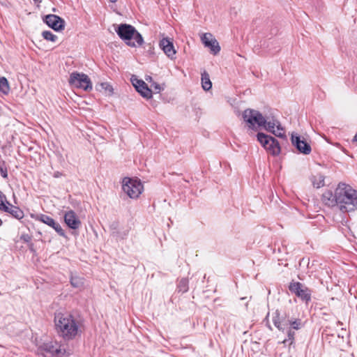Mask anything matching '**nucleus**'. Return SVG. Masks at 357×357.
Returning <instances> with one entry per match:
<instances>
[{"mask_svg": "<svg viewBox=\"0 0 357 357\" xmlns=\"http://www.w3.org/2000/svg\"><path fill=\"white\" fill-rule=\"evenodd\" d=\"M42 36L46 40H50L52 42H56L58 39V37L52 33L50 31H44L42 32Z\"/></svg>", "mask_w": 357, "mask_h": 357, "instance_id": "nucleus-25", "label": "nucleus"}, {"mask_svg": "<svg viewBox=\"0 0 357 357\" xmlns=\"http://www.w3.org/2000/svg\"><path fill=\"white\" fill-rule=\"evenodd\" d=\"M69 84L73 87L83 89L85 91L92 90V83L89 76L84 73L73 72L70 75Z\"/></svg>", "mask_w": 357, "mask_h": 357, "instance_id": "nucleus-7", "label": "nucleus"}, {"mask_svg": "<svg viewBox=\"0 0 357 357\" xmlns=\"http://www.w3.org/2000/svg\"><path fill=\"white\" fill-rule=\"evenodd\" d=\"M273 135L280 138H286L285 132L280 123L278 124L277 129H275Z\"/></svg>", "mask_w": 357, "mask_h": 357, "instance_id": "nucleus-30", "label": "nucleus"}, {"mask_svg": "<svg viewBox=\"0 0 357 357\" xmlns=\"http://www.w3.org/2000/svg\"><path fill=\"white\" fill-rule=\"evenodd\" d=\"M7 211H3L5 213H9L13 218L17 220H21L24 218V213L23 211L18 206L11 204L10 202L6 205Z\"/></svg>", "mask_w": 357, "mask_h": 357, "instance_id": "nucleus-19", "label": "nucleus"}, {"mask_svg": "<svg viewBox=\"0 0 357 357\" xmlns=\"http://www.w3.org/2000/svg\"><path fill=\"white\" fill-rule=\"evenodd\" d=\"M302 326V321L300 319H296L294 320L289 319V328L292 330H298Z\"/></svg>", "mask_w": 357, "mask_h": 357, "instance_id": "nucleus-26", "label": "nucleus"}, {"mask_svg": "<svg viewBox=\"0 0 357 357\" xmlns=\"http://www.w3.org/2000/svg\"><path fill=\"white\" fill-rule=\"evenodd\" d=\"M115 31L119 38L130 47H134L137 45L141 46L144 43L142 36L130 24H121Z\"/></svg>", "mask_w": 357, "mask_h": 357, "instance_id": "nucleus-4", "label": "nucleus"}, {"mask_svg": "<svg viewBox=\"0 0 357 357\" xmlns=\"http://www.w3.org/2000/svg\"><path fill=\"white\" fill-rule=\"evenodd\" d=\"M38 351L45 357L60 356L65 353V349L56 341L43 343L38 347Z\"/></svg>", "mask_w": 357, "mask_h": 357, "instance_id": "nucleus-8", "label": "nucleus"}, {"mask_svg": "<svg viewBox=\"0 0 357 357\" xmlns=\"http://www.w3.org/2000/svg\"><path fill=\"white\" fill-rule=\"evenodd\" d=\"M273 323L279 331H284L289 328V319L286 314L280 315L279 311L276 310L273 316Z\"/></svg>", "mask_w": 357, "mask_h": 357, "instance_id": "nucleus-14", "label": "nucleus"}, {"mask_svg": "<svg viewBox=\"0 0 357 357\" xmlns=\"http://www.w3.org/2000/svg\"><path fill=\"white\" fill-rule=\"evenodd\" d=\"M312 183L314 187L317 188H319L324 185V176L319 174L317 177V181L316 180V177H314V180L312 181Z\"/></svg>", "mask_w": 357, "mask_h": 357, "instance_id": "nucleus-28", "label": "nucleus"}, {"mask_svg": "<svg viewBox=\"0 0 357 357\" xmlns=\"http://www.w3.org/2000/svg\"><path fill=\"white\" fill-rule=\"evenodd\" d=\"M20 239L22 240L24 243H30L31 241V236L29 234H24L20 236Z\"/></svg>", "mask_w": 357, "mask_h": 357, "instance_id": "nucleus-33", "label": "nucleus"}, {"mask_svg": "<svg viewBox=\"0 0 357 357\" xmlns=\"http://www.w3.org/2000/svg\"><path fill=\"white\" fill-rule=\"evenodd\" d=\"M202 86L204 91H208L212 87V83L210 80L209 75L206 71H204V73H202Z\"/></svg>", "mask_w": 357, "mask_h": 357, "instance_id": "nucleus-20", "label": "nucleus"}, {"mask_svg": "<svg viewBox=\"0 0 357 357\" xmlns=\"http://www.w3.org/2000/svg\"><path fill=\"white\" fill-rule=\"evenodd\" d=\"M35 3L37 4L38 6H39V3H41V0H33Z\"/></svg>", "mask_w": 357, "mask_h": 357, "instance_id": "nucleus-35", "label": "nucleus"}, {"mask_svg": "<svg viewBox=\"0 0 357 357\" xmlns=\"http://www.w3.org/2000/svg\"><path fill=\"white\" fill-rule=\"evenodd\" d=\"M3 222L2 220L0 219V226L2 225Z\"/></svg>", "mask_w": 357, "mask_h": 357, "instance_id": "nucleus-38", "label": "nucleus"}, {"mask_svg": "<svg viewBox=\"0 0 357 357\" xmlns=\"http://www.w3.org/2000/svg\"><path fill=\"white\" fill-rule=\"evenodd\" d=\"M323 203L329 207L338 206L337 197L336 196V189L334 193L331 190H326L321 196Z\"/></svg>", "mask_w": 357, "mask_h": 357, "instance_id": "nucleus-18", "label": "nucleus"}, {"mask_svg": "<svg viewBox=\"0 0 357 357\" xmlns=\"http://www.w3.org/2000/svg\"><path fill=\"white\" fill-rule=\"evenodd\" d=\"M289 289L306 303L311 300V290L299 282H291Z\"/></svg>", "mask_w": 357, "mask_h": 357, "instance_id": "nucleus-9", "label": "nucleus"}, {"mask_svg": "<svg viewBox=\"0 0 357 357\" xmlns=\"http://www.w3.org/2000/svg\"><path fill=\"white\" fill-rule=\"evenodd\" d=\"M54 323L58 335L65 340H73L77 336L79 325L72 314L62 312L55 313Z\"/></svg>", "mask_w": 357, "mask_h": 357, "instance_id": "nucleus-1", "label": "nucleus"}, {"mask_svg": "<svg viewBox=\"0 0 357 357\" xmlns=\"http://www.w3.org/2000/svg\"><path fill=\"white\" fill-rule=\"evenodd\" d=\"M43 22L55 31H61L65 29L66 22L61 17L49 14L43 18Z\"/></svg>", "mask_w": 357, "mask_h": 357, "instance_id": "nucleus-10", "label": "nucleus"}, {"mask_svg": "<svg viewBox=\"0 0 357 357\" xmlns=\"http://www.w3.org/2000/svg\"><path fill=\"white\" fill-rule=\"evenodd\" d=\"M9 202L6 195L0 190V211H7L6 205Z\"/></svg>", "mask_w": 357, "mask_h": 357, "instance_id": "nucleus-27", "label": "nucleus"}, {"mask_svg": "<svg viewBox=\"0 0 357 357\" xmlns=\"http://www.w3.org/2000/svg\"><path fill=\"white\" fill-rule=\"evenodd\" d=\"M131 81L137 91L139 92L142 97L147 99L152 97V90L148 87L147 84L142 79H138L135 77L131 78Z\"/></svg>", "mask_w": 357, "mask_h": 357, "instance_id": "nucleus-13", "label": "nucleus"}, {"mask_svg": "<svg viewBox=\"0 0 357 357\" xmlns=\"http://www.w3.org/2000/svg\"><path fill=\"white\" fill-rule=\"evenodd\" d=\"M146 81H149V80H150V81H151V80H152V78H151V76H149V77H146Z\"/></svg>", "mask_w": 357, "mask_h": 357, "instance_id": "nucleus-36", "label": "nucleus"}, {"mask_svg": "<svg viewBox=\"0 0 357 357\" xmlns=\"http://www.w3.org/2000/svg\"><path fill=\"white\" fill-rule=\"evenodd\" d=\"M99 86H100L101 89H103L105 91H108L110 93H113L112 86L107 82H102L99 84Z\"/></svg>", "mask_w": 357, "mask_h": 357, "instance_id": "nucleus-31", "label": "nucleus"}, {"mask_svg": "<svg viewBox=\"0 0 357 357\" xmlns=\"http://www.w3.org/2000/svg\"><path fill=\"white\" fill-rule=\"evenodd\" d=\"M291 143L297 149V150L305 155H308L311 153L312 149L304 138L301 139V137L298 135H291Z\"/></svg>", "mask_w": 357, "mask_h": 357, "instance_id": "nucleus-12", "label": "nucleus"}, {"mask_svg": "<svg viewBox=\"0 0 357 357\" xmlns=\"http://www.w3.org/2000/svg\"><path fill=\"white\" fill-rule=\"evenodd\" d=\"M159 46L168 57L172 59L176 54V52L170 38H163L160 40Z\"/></svg>", "mask_w": 357, "mask_h": 357, "instance_id": "nucleus-17", "label": "nucleus"}, {"mask_svg": "<svg viewBox=\"0 0 357 357\" xmlns=\"http://www.w3.org/2000/svg\"><path fill=\"white\" fill-rule=\"evenodd\" d=\"M70 284L73 287H81L84 284V279L77 276H71Z\"/></svg>", "mask_w": 357, "mask_h": 357, "instance_id": "nucleus-23", "label": "nucleus"}, {"mask_svg": "<svg viewBox=\"0 0 357 357\" xmlns=\"http://www.w3.org/2000/svg\"><path fill=\"white\" fill-rule=\"evenodd\" d=\"M28 246H29V249L31 251V252H35V250H34V248H33V243H29L28 244Z\"/></svg>", "mask_w": 357, "mask_h": 357, "instance_id": "nucleus-34", "label": "nucleus"}, {"mask_svg": "<svg viewBox=\"0 0 357 357\" xmlns=\"http://www.w3.org/2000/svg\"><path fill=\"white\" fill-rule=\"evenodd\" d=\"M287 338L283 340L284 344H288L289 345H291L294 341L295 332L294 330L288 328H287Z\"/></svg>", "mask_w": 357, "mask_h": 357, "instance_id": "nucleus-24", "label": "nucleus"}, {"mask_svg": "<svg viewBox=\"0 0 357 357\" xmlns=\"http://www.w3.org/2000/svg\"><path fill=\"white\" fill-rule=\"evenodd\" d=\"M257 139L261 145L272 155H278L280 153V143L273 137L264 132H258Z\"/></svg>", "mask_w": 357, "mask_h": 357, "instance_id": "nucleus-5", "label": "nucleus"}, {"mask_svg": "<svg viewBox=\"0 0 357 357\" xmlns=\"http://www.w3.org/2000/svg\"><path fill=\"white\" fill-rule=\"evenodd\" d=\"M336 196L339 209L342 212H351L357 209V190L350 185L339 183L336 188Z\"/></svg>", "mask_w": 357, "mask_h": 357, "instance_id": "nucleus-3", "label": "nucleus"}, {"mask_svg": "<svg viewBox=\"0 0 357 357\" xmlns=\"http://www.w3.org/2000/svg\"><path fill=\"white\" fill-rule=\"evenodd\" d=\"M178 292L185 293L188 291V280L187 278H181L177 285Z\"/></svg>", "mask_w": 357, "mask_h": 357, "instance_id": "nucleus-21", "label": "nucleus"}, {"mask_svg": "<svg viewBox=\"0 0 357 357\" xmlns=\"http://www.w3.org/2000/svg\"><path fill=\"white\" fill-rule=\"evenodd\" d=\"M109 1L112 3H116L117 1V0H109Z\"/></svg>", "mask_w": 357, "mask_h": 357, "instance_id": "nucleus-37", "label": "nucleus"}, {"mask_svg": "<svg viewBox=\"0 0 357 357\" xmlns=\"http://www.w3.org/2000/svg\"><path fill=\"white\" fill-rule=\"evenodd\" d=\"M38 220L41 221L42 222L47 225L50 227H52L56 232L57 234L63 237L66 238V233L64 230L62 229L59 223L56 222L50 216H48L47 215L41 214Z\"/></svg>", "mask_w": 357, "mask_h": 357, "instance_id": "nucleus-15", "label": "nucleus"}, {"mask_svg": "<svg viewBox=\"0 0 357 357\" xmlns=\"http://www.w3.org/2000/svg\"><path fill=\"white\" fill-rule=\"evenodd\" d=\"M9 90L10 87L7 79L4 77H0V91L7 94Z\"/></svg>", "mask_w": 357, "mask_h": 357, "instance_id": "nucleus-22", "label": "nucleus"}, {"mask_svg": "<svg viewBox=\"0 0 357 357\" xmlns=\"http://www.w3.org/2000/svg\"><path fill=\"white\" fill-rule=\"evenodd\" d=\"M201 40L205 47L210 48L213 55H217L220 51V46L218 40L211 33H205L201 37Z\"/></svg>", "mask_w": 357, "mask_h": 357, "instance_id": "nucleus-11", "label": "nucleus"}, {"mask_svg": "<svg viewBox=\"0 0 357 357\" xmlns=\"http://www.w3.org/2000/svg\"><path fill=\"white\" fill-rule=\"evenodd\" d=\"M0 173L3 178H8V169L4 160L0 158Z\"/></svg>", "mask_w": 357, "mask_h": 357, "instance_id": "nucleus-29", "label": "nucleus"}, {"mask_svg": "<svg viewBox=\"0 0 357 357\" xmlns=\"http://www.w3.org/2000/svg\"><path fill=\"white\" fill-rule=\"evenodd\" d=\"M151 86L153 88L155 93H160L162 90V87L157 82H153L151 85Z\"/></svg>", "mask_w": 357, "mask_h": 357, "instance_id": "nucleus-32", "label": "nucleus"}, {"mask_svg": "<svg viewBox=\"0 0 357 357\" xmlns=\"http://www.w3.org/2000/svg\"><path fill=\"white\" fill-rule=\"evenodd\" d=\"M122 189L130 198L136 199L142 194L144 187L139 179L125 177Z\"/></svg>", "mask_w": 357, "mask_h": 357, "instance_id": "nucleus-6", "label": "nucleus"}, {"mask_svg": "<svg viewBox=\"0 0 357 357\" xmlns=\"http://www.w3.org/2000/svg\"><path fill=\"white\" fill-rule=\"evenodd\" d=\"M243 120L248 123L250 129L256 130V125L264 126L271 133H274L275 128L278 127L280 121L273 116H264L261 112L252 109H245L242 114Z\"/></svg>", "mask_w": 357, "mask_h": 357, "instance_id": "nucleus-2", "label": "nucleus"}, {"mask_svg": "<svg viewBox=\"0 0 357 357\" xmlns=\"http://www.w3.org/2000/svg\"><path fill=\"white\" fill-rule=\"evenodd\" d=\"M64 221L68 227L72 229H77L82 225L79 218L73 210L66 212L64 215Z\"/></svg>", "mask_w": 357, "mask_h": 357, "instance_id": "nucleus-16", "label": "nucleus"}]
</instances>
